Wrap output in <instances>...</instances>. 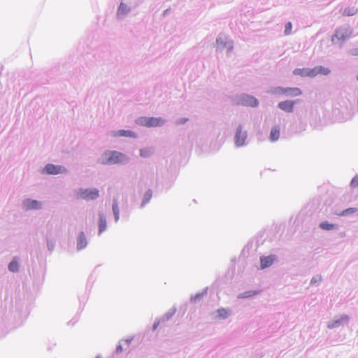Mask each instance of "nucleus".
<instances>
[{"label": "nucleus", "instance_id": "obj_27", "mask_svg": "<svg viewBox=\"0 0 358 358\" xmlns=\"http://www.w3.org/2000/svg\"><path fill=\"white\" fill-rule=\"evenodd\" d=\"M292 25L291 22H287L285 27V34L288 35L291 33Z\"/></svg>", "mask_w": 358, "mask_h": 358}, {"label": "nucleus", "instance_id": "obj_32", "mask_svg": "<svg viewBox=\"0 0 358 358\" xmlns=\"http://www.w3.org/2000/svg\"><path fill=\"white\" fill-rule=\"evenodd\" d=\"M123 3H121L120 6V8H119V10H120L122 9V8L123 7Z\"/></svg>", "mask_w": 358, "mask_h": 358}, {"label": "nucleus", "instance_id": "obj_1", "mask_svg": "<svg viewBox=\"0 0 358 358\" xmlns=\"http://www.w3.org/2000/svg\"><path fill=\"white\" fill-rule=\"evenodd\" d=\"M77 197L84 200H93L99 197V191L97 189H80L76 192Z\"/></svg>", "mask_w": 358, "mask_h": 358}, {"label": "nucleus", "instance_id": "obj_2", "mask_svg": "<svg viewBox=\"0 0 358 358\" xmlns=\"http://www.w3.org/2000/svg\"><path fill=\"white\" fill-rule=\"evenodd\" d=\"M164 122V120L162 117H141L138 120V124L147 127H155L162 126Z\"/></svg>", "mask_w": 358, "mask_h": 358}, {"label": "nucleus", "instance_id": "obj_31", "mask_svg": "<svg viewBox=\"0 0 358 358\" xmlns=\"http://www.w3.org/2000/svg\"><path fill=\"white\" fill-rule=\"evenodd\" d=\"M122 351V346L121 345L117 346V348H116V352H120Z\"/></svg>", "mask_w": 358, "mask_h": 358}, {"label": "nucleus", "instance_id": "obj_5", "mask_svg": "<svg viewBox=\"0 0 358 358\" xmlns=\"http://www.w3.org/2000/svg\"><path fill=\"white\" fill-rule=\"evenodd\" d=\"M45 170L47 173L51 175H56L66 172V169L63 166L54 165L52 164H47L45 167Z\"/></svg>", "mask_w": 358, "mask_h": 358}, {"label": "nucleus", "instance_id": "obj_12", "mask_svg": "<svg viewBox=\"0 0 358 358\" xmlns=\"http://www.w3.org/2000/svg\"><path fill=\"white\" fill-rule=\"evenodd\" d=\"M280 127L275 126L271 129L270 134V140L271 141H276L280 137Z\"/></svg>", "mask_w": 358, "mask_h": 358}, {"label": "nucleus", "instance_id": "obj_16", "mask_svg": "<svg viewBox=\"0 0 358 358\" xmlns=\"http://www.w3.org/2000/svg\"><path fill=\"white\" fill-rule=\"evenodd\" d=\"M320 227L321 229H322L324 230H327V231L332 230V229L336 228L335 224H330L328 222H321L320 224Z\"/></svg>", "mask_w": 358, "mask_h": 358}, {"label": "nucleus", "instance_id": "obj_30", "mask_svg": "<svg viewBox=\"0 0 358 358\" xmlns=\"http://www.w3.org/2000/svg\"><path fill=\"white\" fill-rule=\"evenodd\" d=\"M187 119H185V118H181V119H179L178 121H177V124H184L187 122Z\"/></svg>", "mask_w": 358, "mask_h": 358}, {"label": "nucleus", "instance_id": "obj_24", "mask_svg": "<svg viewBox=\"0 0 358 358\" xmlns=\"http://www.w3.org/2000/svg\"><path fill=\"white\" fill-rule=\"evenodd\" d=\"M318 75H324L327 76L330 73V70L328 68L324 67L322 66H318Z\"/></svg>", "mask_w": 358, "mask_h": 358}, {"label": "nucleus", "instance_id": "obj_8", "mask_svg": "<svg viewBox=\"0 0 358 358\" xmlns=\"http://www.w3.org/2000/svg\"><path fill=\"white\" fill-rule=\"evenodd\" d=\"M275 260V257L274 255L261 257V258H260L261 268L262 269H264V268L271 266Z\"/></svg>", "mask_w": 358, "mask_h": 358}, {"label": "nucleus", "instance_id": "obj_22", "mask_svg": "<svg viewBox=\"0 0 358 358\" xmlns=\"http://www.w3.org/2000/svg\"><path fill=\"white\" fill-rule=\"evenodd\" d=\"M113 213H114V215L115 217V221L117 222L119 220V209H118L117 203L116 201H115L113 204Z\"/></svg>", "mask_w": 358, "mask_h": 358}, {"label": "nucleus", "instance_id": "obj_15", "mask_svg": "<svg viewBox=\"0 0 358 358\" xmlns=\"http://www.w3.org/2000/svg\"><path fill=\"white\" fill-rule=\"evenodd\" d=\"M115 136H120L125 137H133L136 138V135L134 132L129 130H120L114 134Z\"/></svg>", "mask_w": 358, "mask_h": 358}, {"label": "nucleus", "instance_id": "obj_4", "mask_svg": "<svg viewBox=\"0 0 358 358\" xmlns=\"http://www.w3.org/2000/svg\"><path fill=\"white\" fill-rule=\"evenodd\" d=\"M351 34L352 31L348 28H340L336 30L335 34L331 38V41L333 43H336V41L343 43L348 39Z\"/></svg>", "mask_w": 358, "mask_h": 358}, {"label": "nucleus", "instance_id": "obj_6", "mask_svg": "<svg viewBox=\"0 0 358 358\" xmlns=\"http://www.w3.org/2000/svg\"><path fill=\"white\" fill-rule=\"evenodd\" d=\"M277 90L280 94H288L292 96H300L302 94L301 90L298 87L278 88Z\"/></svg>", "mask_w": 358, "mask_h": 358}, {"label": "nucleus", "instance_id": "obj_28", "mask_svg": "<svg viewBox=\"0 0 358 358\" xmlns=\"http://www.w3.org/2000/svg\"><path fill=\"white\" fill-rule=\"evenodd\" d=\"M350 184L351 186L354 187L358 186V176H356L352 178Z\"/></svg>", "mask_w": 358, "mask_h": 358}, {"label": "nucleus", "instance_id": "obj_29", "mask_svg": "<svg viewBox=\"0 0 358 358\" xmlns=\"http://www.w3.org/2000/svg\"><path fill=\"white\" fill-rule=\"evenodd\" d=\"M350 54L352 56H358V48H352L350 51Z\"/></svg>", "mask_w": 358, "mask_h": 358}, {"label": "nucleus", "instance_id": "obj_25", "mask_svg": "<svg viewBox=\"0 0 358 358\" xmlns=\"http://www.w3.org/2000/svg\"><path fill=\"white\" fill-rule=\"evenodd\" d=\"M318 70H319L318 66H315L314 68H312V69L309 68V72H310L309 77L310 78H313V77H315L316 76H317L318 75Z\"/></svg>", "mask_w": 358, "mask_h": 358}, {"label": "nucleus", "instance_id": "obj_19", "mask_svg": "<svg viewBox=\"0 0 358 358\" xmlns=\"http://www.w3.org/2000/svg\"><path fill=\"white\" fill-rule=\"evenodd\" d=\"M357 211V208H347V209L343 210L342 212H341L338 215L339 216H345V215H348L349 214L355 213Z\"/></svg>", "mask_w": 358, "mask_h": 358}, {"label": "nucleus", "instance_id": "obj_34", "mask_svg": "<svg viewBox=\"0 0 358 358\" xmlns=\"http://www.w3.org/2000/svg\"><path fill=\"white\" fill-rule=\"evenodd\" d=\"M96 358H99V357H96Z\"/></svg>", "mask_w": 358, "mask_h": 358}, {"label": "nucleus", "instance_id": "obj_23", "mask_svg": "<svg viewBox=\"0 0 358 358\" xmlns=\"http://www.w3.org/2000/svg\"><path fill=\"white\" fill-rule=\"evenodd\" d=\"M259 294L258 291H247L241 294V298H248Z\"/></svg>", "mask_w": 358, "mask_h": 358}, {"label": "nucleus", "instance_id": "obj_33", "mask_svg": "<svg viewBox=\"0 0 358 358\" xmlns=\"http://www.w3.org/2000/svg\"><path fill=\"white\" fill-rule=\"evenodd\" d=\"M357 80H358V74H357Z\"/></svg>", "mask_w": 358, "mask_h": 358}, {"label": "nucleus", "instance_id": "obj_18", "mask_svg": "<svg viewBox=\"0 0 358 358\" xmlns=\"http://www.w3.org/2000/svg\"><path fill=\"white\" fill-rule=\"evenodd\" d=\"M99 233H102L106 229V221L102 216H100V217H99Z\"/></svg>", "mask_w": 358, "mask_h": 358}, {"label": "nucleus", "instance_id": "obj_20", "mask_svg": "<svg viewBox=\"0 0 358 358\" xmlns=\"http://www.w3.org/2000/svg\"><path fill=\"white\" fill-rule=\"evenodd\" d=\"M152 155V150L149 148H143L140 150V155L142 157H148Z\"/></svg>", "mask_w": 358, "mask_h": 358}, {"label": "nucleus", "instance_id": "obj_9", "mask_svg": "<svg viewBox=\"0 0 358 358\" xmlns=\"http://www.w3.org/2000/svg\"><path fill=\"white\" fill-rule=\"evenodd\" d=\"M23 204L27 210L39 209L41 207V202L33 199H27L24 201Z\"/></svg>", "mask_w": 358, "mask_h": 358}, {"label": "nucleus", "instance_id": "obj_13", "mask_svg": "<svg viewBox=\"0 0 358 358\" xmlns=\"http://www.w3.org/2000/svg\"><path fill=\"white\" fill-rule=\"evenodd\" d=\"M293 73L294 75L301 77H309L310 75L309 68L296 69L294 70Z\"/></svg>", "mask_w": 358, "mask_h": 358}, {"label": "nucleus", "instance_id": "obj_21", "mask_svg": "<svg viewBox=\"0 0 358 358\" xmlns=\"http://www.w3.org/2000/svg\"><path fill=\"white\" fill-rule=\"evenodd\" d=\"M8 269L11 272H16L18 271V263L17 261H12L8 265Z\"/></svg>", "mask_w": 358, "mask_h": 358}, {"label": "nucleus", "instance_id": "obj_14", "mask_svg": "<svg viewBox=\"0 0 358 358\" xmlns=\"http://www.w3.org/2000/svg\"><path fill=\"white\" fill-rule=\"evenodd\" d=\"M87 245V241L83 232L80 233L78 238L77 247L78 250L84 248Z\"/></svg>", "mask_w": 358, "mask_h": 358}, {"label": "nucleus", "instance_id": "obj_7", "mask_svg": "<svg viewBox=\"0 0 358 358\" xmlns=\"http://www.w3.org/2000/svg\"><path fill=\"white\" fill-rule=\"evenodd\" d=\"M246 138H247L246 133L242 131L241 127L240 126L238 128L236 136H235L236 145L238 147L243 145Z\"/></svg>", "mask_w": 358, "mask_h": 358}, {"label": "nucleus", "instance_id": "obj_17", "mask_svg": "<svg viewBox=\"0 0 358 358\" xmlns=\"http://www.w3.org/2000/svg\"><path fill=\"white\" fill-rule=\"evenodd\" d=\"M152 193L151 190H148L144 194L143 199V202H142V206H144L146 203H148L150 201V199H152Z\"/></svg>", "mask_w": 358, "mask_h": 358}, {"label": "nucleus", "instance_id": "obj_11", "mask_svg": "<svg viewBox=\"0 0 358 358\" xmlns=\"http://www.w3.org/2000/svg\"><path fill=\"white\" fill-rule=\"evenodd\" d=\"M241 103L244 106L255 107L258 105V101L250 96H244L241 99Z\"/></svg>", "mask_w": 358, "mask_h": 358}, {"label": "nucleus", "instance_id": "obj_10", "mask_svg": "<svg viewBox=\"0 0 358 358\" xmlns=\"http://www.w3.org/2000/svg\"><path fill=\"white\" fill-rule=\"evenodd\" d=\"M294 104L295 101L287 100L280 102L278 107L282 110L291 113L293 111Z\"/></svg>", "mask_w": 358, "mask_h": 358}, {"label": "nucleus", "instance_id": "obj_3", "mask_svg": "<svg viewBox=\"0 0 358 358\" xmlns=\"http://www.w3.org/2000/svg\"><path fill=\"white\" fill-rule=\"evenodd\" d=\"M107 158L106 162L105 163H110V164H118L122 163L125 161L127 157L122 153L117 152V151H110L105 153Z\"/></svg>", "mask_w": 358, "mask_h": 358}, {"label": "nucleus", "instance_id": "obj_26", "mask_svg": "<svg viewBox=\"0 0 358 358\" xmlns=\"http://www.w3.org/2000/svg\"><path fill=\"white\" fill-rule=\"evenodd\" d=\"M217 313L220 317L221 318H226L229 313L228 311L224 308H221L217 310Z\"/></svg>", "mask_w": 358, "mask_h": 358}]
</instances>
